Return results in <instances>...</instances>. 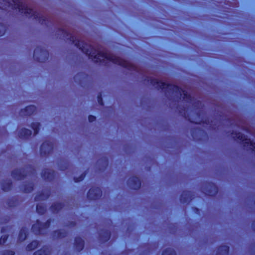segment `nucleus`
<instances>
[{
    "label": "nucleus",
    "instance_id": "1",
    "mask_svg": "<svg viewBox=\"0 0 255 255\" xmlns=\"http://www.w3.org/2000/svg\"><path fill=\"white\" fill-rule=\"evenodd\" d=\"M56 35L58 38L74 44L83 53L87 55L89 59H91L95 63H102L108 61L125 68L128 67V60L107 51H98L93 45L85 42L66 28H58Z\"/></svg>",
    "mask_w": 255,
    "mask_h": 255
},
{
    "label": "nucleus",
    "instance_id": "2",
    "mask_svg": "<svg viewBox=\"0 0 255 255\" xmlns=\"http://www.w3.org/2000/svg\"><path fill=\"white\" fill-rule=\"evenodd\" d=\"M147 81L158 90L161 89L164 90L165 92L169 90L173 93L179 94L180 96H181L182 93L183 95V100L186 103H191L193 100L192 96L188 94L186 90L182 89L178 86L167 83L153 78H148Z\"/></svg>",
    "mask_w": 255,
    "mask_h": 255
},
{
    "label": "nucleus",
    "instance_id": "3",
    "mask_svg": "<svg viewBox=\"0 0 255 255\" xmlns=\"http://www.w3.org/2000/svg\"><path fill=\"white\" fill-rule=\"evenodd\" d=\"M35 174V170L33 168L28 166L12 170L11 176L14 179L20 180L28 175L33 176Z\"/></svg>",
    "mask_w": 255,
    "mask_h": 255
},
{
    "label": "nucleus",
    "instance_id": "4",
    "mask_svg": "<svg viewBox=\"0 0 255 255\" xmlns=\"http://www.w3.org/2000/svg\"><path fill=\"white\" fill-rule=\"evenodd\" d=\"M233 138L234 140L238 139L242 142L244 147H249V149L254 153H255V142L251 141L250 138L240 132L233 130L231 132Z\"/></svg>",
    "mask_w": 255,
    "mask_h": 255
},
{
    "label": "nucleus",
    "instance_id": "5",
    "mask_svg": "<svg viewBox=\"0 0 255 255\" xmlns=\"http://www.w3.org/2000/svg\"><path fill=\"white\" fill-rule=\"evenodd\" d=\"M49 57V52L42 46H37L34 50L33 58L39 62H45Z\"/></svg>",
    "mask_w": 255,
    "mask_h": 255
},
{
    "label": "nucleus",
    "instance_id": "6",
    "mask_svg": "<svg viewBox=\"0 0 255 255\" xmlns=\"http://www.w3.org/2000/svg\"><path fill=\"white\" fill-rule=\"evenodd\" d=\"M201 189L202 192L206 195L211 197L216 195L219 190L217 186L214 183L208 181L204 182Z\"/></svg>",
    "mask_w": 255,
    "mask_h": 255
},
{
    "label": "nucleus",
    "instance_id": "7",
    "mask_svg": "<svg viewBox=\"0 0 255 255\" xmlns=\"http://www.w3.org/2000/svg\"><path fill=\"white\" fill-rule=\"evenodd\" d=\"M54 142L51 141H44L40 146V153L42 157H47L53 152Z\"/></svg>",
    "mask_w": 255,
    "mask_h": 255
},
{
    "label": "nucleus",
    "instance_id": "8",
    "mask_svg": "<svg viewBox=\"0 0 255 255\" xmlns=\"http://www.w3.org/2000/svg\"><path fill=\"white\" fill-rule=\"evenodd\" d=\"M102 195V192L100 188L93 187L90 189L87 193V198L91 200L99 199Z\"/></svg>",
    "mask_w": 255,
    "mask_h": 255
},
{
    "label": "nucleus",
    "instance_id": "9",
    "mask_svg": "<svg viewBox=\"0 0 255 255\" xmlns=\"http://www.w3.org/2000/svg\"><path fill=\"white\" fill-rule=\"evenodd\" d=\"M141 182L139 178L135 176L128 177V188L134 190L140 189Z\"/></svg>",
    "mask_w": 255,
    "mask_h": 255
},
{
    "label": "nucleus",
    "instance_id": "10",
    "mask_svg": "<svg viewBox=\"0 0 255 255\" xmlns=\"http://www.w3.org/2000/svg\"><path fill=\"white\" fill-rule=\"evenodd\" d=\"M194 194L190 191H183L180 196V201L182 203L188 204L194 199Z\"/></svg>",
    "mask_w": 255,
    "mask_h": 255
},
{
    "label": "nucleus",
    "instance_id": "11",
    "mask_svg": "<svg viewBox=\"0 0 255 255\" xmlns=\"http://www.w3.org/2000/svg\"><path fill=\"white\" fill-rule=\"evenodd\" d=\"M56 173L53 170L44 169L42 171L41 177L47 181H52L55 177Z\"/></svg>",
    "mask_w": 255,
    "mask_h": 255
},
{
    "label": "nucleus",
    "instance_id": "12",
    "mask_svg": "<svg viewBox=\"0 0 255 255\" xmlns=\"http://www.w3.org/2000/svg\"><path fill=\"white\" fill-rule=\"evenodd\" d=\"M99 241L101 243H105L108 241L111 237V233L110 231L107 229H102L99 232Z\"/></svg>",
    "mask_w": 255,
    "mask_h": 255
},
{
    "label": "nucleus",
    "instance_id": "13",
    "mask_svg": "<svg viewBox=\"0 0 255 255\" xmlns=\"http://www.w3.org/2000/svg\"><path fill=\"white\" fill-rule=\"evenodd\" d=\"M37 108L35 106L30 105L26 107L24 109H21L19 114L21 116H29L36 113Z\"/></svg>",
    "mask_w": 255,
    "mask_h": 255
},
{
    "label": "nucleus",
    "instance_id": "14",
    "mask_svg": "<svg viewBox=\"0 0 255 255\" xmlns=\"http://www.w3.org/2000/svg\"><path fill=\"white\" fill-rule=\"evenodd\" d=\"M34 184L31 181L24 182L19 186L20 191L25 193H29L33 190Z\"/></svg>",
    "mask_w": 255,
    "mask_h": 255
},
{
    "label": "nucleus",
    "instance_id": "15",
    "mask_svg": "<svg viewBox=\"0 0 255 255\" xmlns=\"http://www.w3.org/2000/svg\"><path fill=\"white\" fill-rule=\"evenodd\" d=\"M88 78V75L84 72H79L74 77V81L81 86H83L84 82Z\"/></svg>",
    "mask_w": 255,
    "mask_h": 255
},
{
    "label": "nucleus",
    "instance_id": "16",
    "mask_svg": "<svg viewBox=\"0 0 255 255\" xmlns=\"http://www.w3.org/2000/svg\"><path fill=\"white\" fill-rule=\"evenodd\" d=\"M31 231L36 235L44 234V231L41 226V222L39 220H37L36 223L32 225Z\"/></svg>",
    "mask_w": 255,
    "mask_h": 255
},
{
    "label": "nucleus",
    "instance_id": "17",
    "mask_svg": "<svg viewBox=\"0 0 255 255\" xmlns=\"http://www.w3.org/2000/svg\"><path fill=\"white\" fill-rule=\"evenodd\" d=\"M84 241L79 237H76L74 240V247L75 249L80 252L84 247Z\"/></svg>",
    "mask_w": 255,
    "mask_h": 255
},
{
    "label": "nucleus",
    "instance_id": "18",
    "mask_svg": "<svg viewBox=\"0 0 255 255\" xmlns=\"http://www.w3.org/2000/svg\"><path fill=\"white\" fill-rule=\"evenodd\" d=\"M58 168L60 170L65 171L71 170L72 168V165L67 160H60L58 163Z\"/></svg>",
    "mask_w": 255,
    "mask_h": 255
},
{
    "label": "nucleus",
    "instance_id": "19",
    "mask_svg": "<svg viewBox=\"0 0 255 255\" xmlns=\"http://www.w3.org/2000/svg\"><path fill=\"white\" fill-rule=\"evenodd\" d=\"M108 165V160L107 157H103L98 160L96 166L99 167L100 171H104Z\"/></svg>",
    "mask_w": 255,
    "mask_h": 255
},
{
    "label": "nucleus",
    "instance_id": "20",
    "mask_svg": "<svg viewBox=\"0 0 255 255\" xmlns=\"http://www.w3.org/2000/svg\"><path fill=\"white\" fill-rule=\"evenodd\" d=\"M31 134V130L25 128H21L18 132V137L21 139H28Z\"/></svg>",
    "mask_w": 255,
    "mask_h": 255
},
{
    "label": "nucleus",
    "instance_id": "21",
    "mask_svg": "<svg viewBox=\"0 0 255 255\" xmlns=\"http://www.w3.org/2000/svg\"><path fill=\"white\" fill-rule=\"evenodd\" d=\"M12 186V183L10 179L3 180L0 182L1 189L3 191H10L11 189Z\"/></svg>",
    "mask_w": 255,
    "mask_h": 255
},
{
    "label": "nucleus",
    "instance_id": "22",
    "mask_svg": "<svg viewBox=\"0 0 255 255\" xmlns=\"http://www.w3.org/2000/svg\"><path fill=\"white\" fill-rule=\"evenodd\" d=\"M52 235L54 238L61 239L67 237L68 233L65 230H57L54 231Z\"/></svg>",
    "mask_w": 255,
    "mask_h": 255
},
{
    "label": "nucleus",
    "instance_id": "23",
    "mask_svg": "<svg viewBox=\"0 0 255 255\" xmlns=\"http://www.w3.org/2000/svg\"><path fill=\"white\" fill-rule=\"evenodd\" d=\"M64 207V204L61 202H56L53 204L50 207V210L53 213H58Z\"/></svg>",
    "mask_w": 255,
    "mask_h": 255
},
{
    "label": "nucleus",
    "instance_id": "24",
    "mask_svg": "<svg viewBox=\"0 0 255 255\" xmlns=\"http://www.w3.org/2000/svg\"><path fill=\"white\" fill-rule=\"evenodd\" d=\"M230 248L227 245H221L218 247L217 255H229Z\"/></svg>",
    "mask_w": 255,
    "mask_h": 255
},
{
    "label": "nucleus",
    "instance_id": "25",
    "mask_svg": "<svg viewBox=\"0 0 255 255\" xmlns=\"http://www.w3.org/2000/svg\"><path fill=\"white\" fill-rule=\"evenodd\" d=\"M28 234V229L26 227H22L18 236L17 241L19 242L24 241L27 238Z\"/></svg>",
    "mask_w": 255,
    "mask_h": 255
},
{
    "label": "nucleus",
    "instance_id": "26",
    "mask_svg": "<svg viewBox=\"0 0 255 255\" xmlns=\"http://www.w3.org/2000/svg\"><path fill=\"white\" fill-rule=\"evenodd\" d=\"M50 196L48 192H43L38 194H37L34 198L35 201H39L47 200Z\"/></svg>",
    "mask_w": 255,
    "mask_h": 255
},
{
    "label": "nucleus",
    "instance_id": "27",
    "mask_svg": "<svg viewBox=\"0 0 255 255\" xmlns=\"http://www.w3.org/2000/svg\"><path fill=\"white\" fill-rule=\"evenodd\" d=\"M50 251L47 247L44 246L41 249L35 252L33 255H49Z\"/></svg>",
    "mask_w": 255,
    "mask_h": 255
},
{
    "label": "nucleus",
    "instance_id": "28",
    "mask_svg": "<svg viewBox=\"0 0 255 255\" xmlns=\"http://www.w3.org/2000/svg\"><path fill=\"white\" fill-rule=\"evenodd\" d=\"M39 245V243L38 241L33 240L27 245L26 250L27 251H33L38 247Z\"/></svg>",
    "mask_w": 255,
    "mask_h": 255
},
{
    "label": "nucleus",
    "instance_id": "29",
    "mask_svg": "<svg viewBox=\"0 0 255 255\" xmlns=\"http://www.w3.org/2000/svg\"><path fill=\"white\" fill-rule=\"evenodd\" d=\"M46 211V207L43 203H39L36 205V212L39 215H43Z\"/></svg>",
    "mask_w": 255,
    "mask_h": 255
},
{
    "label": "nucleus",
    "instance_id": "30",
    "mask_svg": "<svg viewBox=\"0 0 255 255\" xmlns=\"http://www.w3.org/2000/svg\"><path fill=\"white\" fill-rule=\"evenodd\" d=\"M30 127L34 130V135H36L39 131L40 124L38 122H33L31 123Z\"/></svg>",
    "mask_w": 255,
    "mask_h": 255
},
{
    "label": "nucleus",
    "instance_id": "31",
    "mask_svg": "<svg viewBox=\"0 0 255 255\" xmlns=\"http://www.w3.org/2000/svg\"><path fill=\"white\" fill-rule=\"evenodd\" d=\"M162 255H177L175 251L171 248H166L163 251Z\"/></svg>",
    "mask_w": 255,
    "mask_h": 255
},
{
    "label": "nucleus",
    "instance_id": "32",
    "mask_svg": "<svg viewBox=\"0 0 255 255\" xmlns=\"http://www.w3.org/2000/svg\"><path fill=\"white\" fill-rule=\"evenodd\" d=\"M51 219H48L45 223H41V226L43 231L49 228L51 225Z\"/></svg>",
    "mask_w": 255,
    "mask_h": 255
},
{
    "label": "nucleus",
    "instance_id": "33",
    "mask_svg": "<svg viewBox=\"0 0 255 255\" xmlns=\"http://www.w3.org/2000/svg\"><path fill=\"white\" fill-rule=\"evenodd\" d=\"M87 173L86 172L82 173L78 177H74V180L75 182H79L82 181L85 177Z\"/></svg>",
    "mask_w": 255,
    "mask_h": 255
},
{
    "label": "nucleus",
    "instance_id": "34",
    "mask_svg": "<svg viewBox=\"0 0 255 255\" xmlns=\"http://www.w3.org/2000/svg\"><path fill=\"white\" fill-rule=\"evenodd\" d=\"M187 108L186 107H183L180 108V110H179V114L184 118H187L186 112H187Z\"/></svg>",
    "mask_w": 255,
    "mask_h": 255
},
{
    "label": "nucleus",
    "instance_id": "35",
    "mask_svg": "<svg viewBox=\"0 0 255 255\" xmlns=\"http://www.w3.org/2000/svg\"><path fill=\"white\" fill-rule=\"evenodd\" d=\"M15 253L11 250H4L0 252V255H14Z\"/></svg>",
    "mask_w": 255,
    "mask_h": 255
},
{
    "label": "nucleus",
    "instance_id": "36",
    "mask_svg": "<svg viewBox=\"0 0 255 255\" xmlns=\"http://www.w3.org/2000/svg\"><path fill=\"white\" fill-rule=\"evenodd\" d=\"M6 30V26L3 24L0 23V37L5 33Z\"/></svg>",
    "mask_w": 255,
    "mask_h": 255
},
{
    "label": "nucleus",
    "instance_id": "37",
    "mask_svg": "<svg viewBox=\"0 0 255 255\" xmlns=\"http://www.w3.org/2000/svg\"><path fill=\"white\" fill-rule=\"evenodd\" d=\"M97 101L99 104L101 106H104V102L102 98V95L101 93H99L97 96Z\"/></svg>",
    "mask_w": 255,
    "mask_h": 255
},
{
    "label": "nucleus",
    "instance_id": "38",
    "mask_svg": "<svg viewBox=\"0 0 255 255\" xmlns=\"http://www.w3.org/2000/svg\"><path fill=\"white\" fill-rule=\"evenodd\" d=\"M8 237V235H2L0 238V245H3L6 243Z\"/></svg>",
    "mask_w": 255,
    "mask_h": 255
},
{
    "label": "nucleus",
    "instance_id": "39",
    "mask_svg": "<svg viewBox=\"0 0 255 255\" xmlns=\"http://www.w3.org/2000/svg\"><path fill=\"white\" fill-rule=\"evenodd\" d=\"M196 131H202V129L200 128H193V129H192V130L191 131V135H192V137L194 138H195V135H194V132Z\"/></svg>",
    "mask_w": 255,
    "mask_h": 255
},
{
    "label": "nucleus",
    "instance_id": "40",
    "mask_svg": "<svg viewBox=\"0 0 255 255\" xmlns=\"http://www.w3.org/2000/svg\"><path fill=\"white\" fill-rule=\"evenodd\" d=\"M14 199H11L9 200V201L7 202V205L9 207H14L16 206V203L14 202Z\"/></svg>",
    "mask_w": 255,
    "mask_h": 255
},
{
    "label": "nucleus",
    "instance_id": "41",
    "mask_svg": "<svg viewBox=\"0 0 255 255\" xmlns=\"http://www.w3.org/2000/svg\"><path fill=\"white\" fill-rule=\"evenodd\" d=\"M96 118L94 116L89 115L88 117V120H89V122H90V123H92V122H94L96 120Z\"/></svg>",
    "mask_w": 255,
    "mask_h": 255
},
{
    "label": "nucleus",
    "instance_id": "42",
    "mask_svg": "<svg viewBox=\"0 0 255 255\" xmlns=\"http://www.w3.org/2000/svg\"><path fill=\"white\" fill-rule=\"evenodd\" d=\"M192 210L196 213H197L198 214H200V210L198 208H197L196 207H193Z\"/></svg>",
    "mask_w": 255,
    "mask_h": 255
},
{
    "label": "nucleus",
    "instance_id": "43",
    "mask_svg": "<svg viewBox=\"0 0 255 255\" xmlns=\"http://www.w3.org/2000/svg\"><path fill=\"white\" fill-rule=\"evenodd\" d=\"M252 228L253 230L255 232V220L253 221L252 223Z\"/></svg>",
    "mask_w": 255,
    "mask_h": 255
},
{
    "label": "nucleus",
    "instance_id": "44",
    "mask_svg": "<svg viewBox=\"0 0 255 255\" xmlns=\"http://www.w3.org/2000/svg\"><path fill=\"white\" fill-rule=\"evenodd\" d=\"M5 232V227H2L1 229V232L2 233H3Z\"/></svg>",
    "mask_w": 255,
    "mask_h": 255
},
{
    "label": "nucleus",
    "instance_id": "45",
    "mask_svg": "<svg viewBox=\"0 0 255 255\" xmlns=\"http://www.w3.org/2000/svg\"><path fill=\"white\" fill-rule=\"evenodd\" d=\"M189 121H190V122H191V123H193V124H200V123L194 122L193 121H190V120H189Z\"/></svg>",
    "mask_w": 255,
    "mask_h": 255
},
{
    "label": "nucleus",
    "instance_id": "46",
    "mask_svg": "<svg viewBox=\"0 0 255 255\" xmlns=\"http://www.w3.org/2000/svg\"><path fill=\"white\" fill-rule=\"evenodd\" d=\"M128 70H130V67H131V64L130 63H129V62L128 61Z\"/></svg>",
    "mask_w": 255,
    "mask_h": 255
},
{
    "label": "nucleus",
    "instance_id": "47",
    "mask_svg": "<svg viewBox=\"0 0 255 255\" xmlns=\"http://www.w3.org/2000/svg\"><path fill=\"white\" fill-rule=\"evenodd\" d=\"M200 103V102L199 101H198L195 103V104H197V105H199Z\"/></svg>",
    "mask_w": 255,
    "mask_h": 255
},
{
    "label": "nucleus",
    "instance_id": "48",
    "mask_svg": "<svg viewBox=\"0 0 255 255\" xmlns=\"http://www.w3.org/2000/svg\"><path fill=\"white\" fill-rule=\"evenodd\" d=\"M63 255H70L68 253H65Z\"/></svg>",
    "mask_w": 255,
    "mask_h": 255
},
{
    "label": "nucleus",
    "instance_id": "49",
    "mask_svg": "<svg viewBox=\"0 0 255 255\" xmlns=\"http://www.w3.org/2000/svg\"><path fill=\"white\" fill-rule=\"evenodd\" d=\"M128 254H129V252H130V250H129V249H128Z\"/></svg>",
    "mask_w": 255,
    "mask_h": 255
},
{
    "label": "nucleus",
    "instance_id": "50",
    "mask_svg": "<svg viewBox=\"0 0 255 255\" xmlns=\"http://www.w3.org/2000/svg\"><path fill=\"white\" fill-rule=\"evenodd\" d=\"M128 42H129L130 41H129V38L128 39Z\"/></svg>",
    "mask_w": 255,
    "mask_h": 255
}]
</instances>
